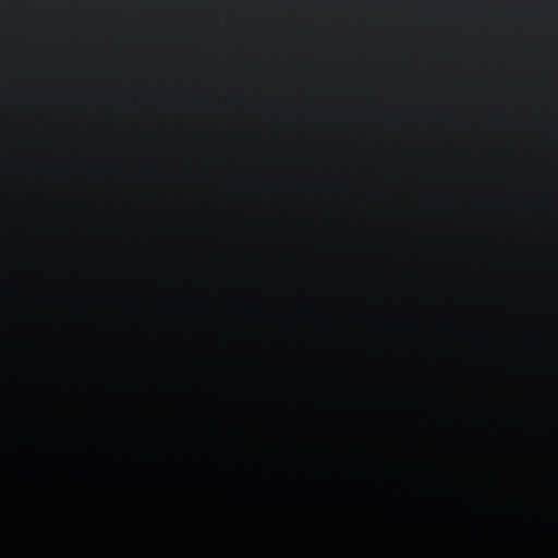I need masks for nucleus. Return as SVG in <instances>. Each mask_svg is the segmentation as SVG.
I'll return each instance as SVG.
<instances>
[{
	"mask_svg": "<svg viewBox=\"0 0 558 558\" xmlns=\"http://www.w3.org/2000/svg\"><path fill=\"white\" fill-rule=\"evenodd\" d=\"M1 39L5 40V39H7V37H1Z\"/></svg>",
	"mask_w": 558,
	"mask_h": 558,
	"instance_id": "nucleus-1",
	"label": "nucleus"
}]
</instances>
